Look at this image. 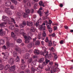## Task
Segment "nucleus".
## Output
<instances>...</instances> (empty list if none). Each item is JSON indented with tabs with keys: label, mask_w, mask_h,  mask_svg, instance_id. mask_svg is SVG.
I'll use <instances>...</instances> for the list:
<instances>
[{
	"label": "nucleus",
	"mask_w": 73,
	"mask_h": 73,
	"mask_svg": "<svg viewBox=\"0 0 73 73\" xmlns=\"http://www.w3.org/2000/svg\"><path fill=\"white\" fill-rule=\"evenodd\" d=\"M23 36L24 38H25V43H28L30 42V40H32V38L31 36H29L28 37L26 35H24L23 34Z\"/></svg>",
	"instance_id": "1"
},
{
	"label": "nucleus",
	"mask_w": 73,
	"mask_h": 73,
	"mask_svg": "<svg viewBox=\"0 0 73 73\" xmlns=\"http://www.w3.org/2000/svg\"><path fill=\"white\" fill-rule=\"evenodd\" d=\"M43 50H44L43 52V51H42L40 52V53L41 54V55H43L44 56H48L49 52H48V51H46V49H45V47H43Z\"/></svg>",
	"instance_id": "2"
},
{
	"label": "nucleus",
	"mask_w": 73,
	"mask_h": 73,
	"mask_svg": "<svg viewBox=\"0 0 73 73\" xmlns=\"http://www.w3.org/2000/svg\"><path fill=\"white\" fill-rule=\"evenodd\" d=\"M8 23L9 25H11L9 27V29L12 30H14V29H15V27H14V25H12V23L11 22H10V21H9Z\"/></svg>",
	"instance_id": "3"
},
{
	"label": "nucleus",
	"mask_w": 73,
	"mask_h": 73,
	"mask_svg": "<svg viewBox=\"0 0 73 73\" xmlns=\"http://www.w3.org/2000/svg\"><path fill=\"white\" fill-rule=\"evenodd\" d=\"M9 19V18L7 16H5V15H3L2 16V20L4 21H8Z\"/></svg>",
	"instance_id": "4"
},
{
	"label": "nucleus",
	"mask_w": 73,
	"mask_h": 73,
	"mask_svg": "<svg viewBox=\"0 0 73 73\" xmlns=\"http://www.w3.org/2000/svg\"><path fill=\"white\" fill-rule=\"evenodd\" d=\"M6 35V32L3 31L2 29H0V36H3Z\"/></svg>",
	"instance_id": "5"
},
{
	"label": "nucleus",
	"mask_w": 73,
	"mask_h": 73,
	"mask_svg": "<svg viewBox=\"0 0 73 73\" xmlns=\"http://www.w3.org/2000/svg\"><path fill=\"white\" fill-rule=\"evenodd\" d=\"M15 69L16 66L15 65H14L11 66L10 68H9V71L10 72H11L15 71Z\"/></svg>",
	"instance_id": "6"
},
{
	"label": "nucleus",
	"mask_w": 73,
	"mask_h": 73,
	"mask_svg": "<svg viewBox=\"0 0 73 73\" xmlns=\"http://www.w3.org/2000/svg\"><path fill=\"white\" fill-rule=\"evenodd\" d=\"M9 64H11V65H13L14 64V59L13 58H10L9 61Z\"/></svg>",
	"instance_id": "7"
},
{
	"label": "nucleus",
	"mask_w": 73,
	"mask_h": 73,
	"mask_svg": "<svg viewBox=\"0 0 73 73\" xmlns=\"http://www.w3.org/2000/svg\"><path fill=\"white\" fill-rule=\"evenodd\" d=\"M5 5L7 7H10L12 5V3L10 1L6 2L5 3Z\"/></svg>",
	"instance_id": "8"
},
{
	"label": "nucleus",
	"mask_w": 73,
	"mask_h": 73,
	"mask_svg": "<svg viewBox=\"0 0 73 73\" xmlns=\"http://www.w3.org/2000/svg\"><path fill=\"white\" fill-rule=\"evenodd\" d=\"M27 25L29 27H32L33 26V22H32L27 21Z\"/></svg>",
	"instance_id": "9"
},
{
	"label": "nucleus",
	"mask_w": 73,
	"mask_h": 73,
	"mask_svg": "<svg viewBox=\"0 0 73 73\" xmlns=\"http://www.w3.org/2000/svg\"><path fill=\"white\" fill-rule=\"evenodd\" d=\"M5 25H6V23L3 22L0 24V27L1 28H3L4 27H5Z\"/></svg>",
	"instance_id": "10"
},
{
	"label": "nucleus",
	"mask_w": 73,
	"mask_h": 73,
	"mask_svg": "<svg viewBox=\"0 0 73 73\" xmlns=\"http://www.w3.org/2000/svg\"><path fill=\"white\" fill-rule=\"evenodd\" d=\"M9 10V8H6V11L7 12V13H8V15H11V11Z\"/></svg>",
	"instance_id": "11"
},
{
	"label": "nucleus",
	"mask_w": 73,
	"mask_h": 73,
	"mask_svg": "<svg viewBox=\"0 0 73 73\" xmlns=\"http://www.w3.org/2000/svg\"><path fill=\"white\" fill-rule=\"evenodd\" d=\"M30 54L29 53H26L25 54V57L26 59H28L29 58Z\"/></svg>",
	"instance_id": "12"
},
{
	"label": "nucleus",
	"mask_w": 73,
	"mask_h": 73,
	"mask_svg": "<svg viewBox=\"0 0 73 73\" xmlns=\"http://www.w3.org/2000/svg\"><path fill=\"white\" fill-rule=\"evenodd\" d=\"M32 46H33V44L31 42L29 43L27 45V47L28 48H32Z\"/></svg>",
	"instance_id": "13"
},
{
	"label": "nucleus",
	"mask_w": 73,
	"mask_h": 73,
	"mask_svg": "<svg viewBox=\"0 0 73 73\" xmlns=\"http://www.w3.org/2000/svg\"><path fill=\"white\" fill-rule=\"evenodd\" d=\"M34 52L35 53V54H39L40 53V51L36 49H35L34 50Z\"/></svg>",
	"instance_id": "14"
},
{
	"label": "nucleus",
	"mask_w": 73,
	"mask_h": 73,
	"mask_svg": "<svg viewBox=\"0 0 73 73\" xmlns=\"http://www.w3.org/2000/svg\"><path fill=\"white\" fill-rule=\"evenodd\" d=\"M5 44V40L3 39H0V45L4 44Z\"/></svg>",
	"instance_id": "15"
},
{
	"label": "nucleus",
	"mask_w": 73,
	"mask_h": 73,
	"mask_svg": "<svg viewBox=\"0 0 73 73\" xmlns=\"http://www.w3.org/2000/svg\"><path fill=\"white\" fill-rule=\"evenodd\" d=\"M10 66L9 65L7 64L4 67L5 70H8V69L9 68Z\"/></svg>",
	"instance_id": "16"
},
{
	"label": "nucleus",
	"mask_w": 73,
	"mask_h": 73,
	"mask_svg": "<svg viewBox=\"0 0 73 73\" xmlns=\"http://www.w3.org/2000/svg\"><path fill=\"white\" fill-rule=\"evenodd\" d=\"M53 63L52 62H50L49 63V64H48V68H51V66L53 65Z\"/></svg>",
	"instance_id": "17"
},
{
	"label": "nucleus",
	"mask_w": 73,
	"mask_h": 73,
	"mask_svg": "<svg viewBox=\"0 0 73 73\" xmlns=\"http://www.w3.org/2000/svg\"><path fill=\"white\" fill-rule=\"evenodd\" d=\"M27 49L25 48H22V51L23 53L25 52H27Z\"/></svg>",
	"instance_id": "18"
},
{
	"label": "nucleus",
	"mask_w": 73,
	"mask_h": 73,
	"mask_svg": "<svg viewBox=\"0 0 73 73\" xmlns=\"http://www.w3.org/2000/svg\"><path fill=\"white\" fill-rule=\"evenodd\" d=\"M16 42L18 44H20L22 42V40L20 39H19L17 40Z\"/></svg>",
	"instance_id": "19"
},
{
	"label": "nucleus",
	"mask_w": 73,
	"mask_h": 73,
	"mask_svg": "<svg viewBox=\"0 0 73 73\" xmlns=\"http://www.w3.org/2000/svg\"><path fill=\"white\" fill-rule=\"evenodd\" d=\"M11 1L13 3H14L15 5H17V1L16 0H11Z\"/></svg>",
	"instance_id": "20"
},
{
	"label": "nucleus",
	"mask_w": 73,
	"mask_h": 73,
	"mask_svg": "<svg viewBox=\"0 0 73 73\" xmlns=\"http://www.w3.org/2000/svg\"><path fill=\"white\" fill-rule=\"evenodd\" d=\"M26 66H26V65H24V64H21V69H23V70H24V69H25V67Z\"/></svg>",
	"instance_id": "21"
},
{
	"label": "nucleus",
	"mask_w": 73,
	"mask_h": 73,
	"mask_svg": "<svg viewBox=\"0 0 73 73\" xmlns=\"http://www.w3.org/2000/svg\"><path fill=\"white\" fill-rule=\"evenodd\" d=\"M30 31L31 32H35V27H32L30 29Z\"/></svg>",
	"instance_id": "22"
},
{
	"label": "nucleus",
	"mask_w": 73,
	"mask_h": 73,
	"mask_svg": "<svg viewBox=\"0 0 73 73\" xmlns=\"http://www.w3.org/2000/svg\"><path fill=\"white\" fill-rule=\"evenodd\" d=\"M48 45L49 46H52V42L51 41H50L48 42Z\"/></svg>",
	"instance_id": "23"
},
{
	"label": "nucleus",
	"mask_w": 73,
	"mask_h": 73,
	"mask_svg": "<svg viewBox=\"0 0 73 73\" xmlns=\"http://www.w3.org/2000/svg\"><path fill=\"white\" fill-rule=\"evenodd\" d=\"M26 14H29L30 13V12H31V10L29 9H28L26 10L25 11Z\"/></svg>",
	"instance_id": "24"
},
{
	"label": "nucleus",
	"mask_w": 73,
	"mask_h": 73,
	"mask_svg": "<svg viewBox=\"0 0 73 73\" xmlns=\"http://www.w3.org/2000/svg\"><path fill=\"white\" fill-rule=\"evenodd\" d=\"M40 44V42L38 41H37L35 43V45L36 46H38Z\"/></svg>",
	"instance_id": "25"
},
{
	"label": "nucleus",
	"mask_w": 73,
	"mask_h": 73,
	"mask_svg": "<svg viewBox=\"0 0 73 73\" xmlns=\"http://www.w3.org/2000/svg\"><path fill=\"white\" fill-rule=\"evenodd\" d=\"M32 62V58H31L29 59L27 61V63L28 64L31 63Z\"/></svg>",
	"instance_id": "26"
},
{
	"label": "nucleus",
	"mask_w": 73,
	"mask_h": 73,
	"mask_svg": "<svg viewBox=\"0 0 73 73\" xmlns=\"http://www.w3.org/2000/svg\"><path fill=\"white\" fill-rule=\"evenodd\" d=\"M15 61L16 62H19L20 60H19V56H17V58L15 60Z\"/></svg>",
	"instance_id": "27"
},
{
	"label": "nucleus",
	"mask_w": 73,
	"mask_h": 73,
	"mask_svg": "<svg viewBox=\"0 0 73 73\" xmlns=\"http://www.w3.org/2000/svg\"><path fill=\"white\" fill-rule=\"evenodd\" d=\"M50 51H51L52 52H54L55 51V49L54 48V47H51L50 48Z\"/></svg>",
	"instance_id": "28"
},
{
	"label": "nucleus",
	"mask_w": 73,
	"mask_h": 73,
	"mask_svg": "<svg viewBox=\"0 0 73 73\" xmlns=\"http://www.w3.org/2000/svg\"><path fill=\"white\" fill-rule=\"evenodd\" d=\"M15 50L17 51V52H19V51H20V49L19 48L17 47H16L15 48Z\"/></svg>",
	"instance_id": "29"
},
{
	"label": "nucleus",
	"mask_w": 73,
	"mask_h": 73,
	"mask_svg": "<svg viewBox=\"0 0 73 73\" xmlns=\"http://www.w3.org/2000/svg\"><path fill=\"white\" fill-rule=\"evenodd\" d=\"M44 61V58H42L40 60H39V62H42Z\"/></svg>",
	"instance_id": "30"
},
{
	"label": "nucleus",
	"mask_w": 73,
	"mask_h": 73,
	"mask_svg": "<svg viewBox=\"0 0 73 73\" xmlns=\"http://www.w3.org/2000/svg\"><path fill=\"white\" fill-rule=\"evenodd\" d=\"M19 29L17 28H16L15 29V32L16 34H17V33H19Z\"/></svg>",
	"instance_id": "31"
},
{
	"label": "nucleus",
	"mask_w": 73,
	"mask_h": 73,
	"mask_svg": "<svg viewBox=\"0 0 73 73\" xmlns=\"http://www.w3.org/2000/svg\"><path fill=\"white\" fill-rule=\"evenodd\" d=\"M17 16L18 18H20V16H21V14L20 13L18 12L17 14Z\"/></svg>",
	"instance_id": "32"
},
{
	"label": "nucleus",
	"mask_w": 73,
	"mask_h": 73,
	"mask_svg": "<svg viewBox=\"0 0 73 73\" xmlns=\"http://www.w3.org/2000/svg\"><path fill=\"white\" fill-rule=\"evenodd\" d=\"M13 56L14 57H16V56H17V52H16L14 51L13 52Z\"/></svg>",
	"instance_id": "33"
},
{
	"label": "nucleus",
	"mask_w": 73,
	"mask_h": 73,
	"mask_svg": "<svg viewBox=\"0 0 73 73\" xmlns=\"http://www.w3.org/2000/svg\"><path fill=\"white\" fill-rule=\"evenodd\" d=\"M10 19L11 20V21L13 22L14 24H16V22H15V19L13 18H12V17H10Z\"/></svg>",
	"instance_id": "34"
},
{
	"label": "nucleus",
	"mask_w": 73,
	"mask_h": 73,
	"mask_svg": "<svg viewBox=\"0 0 73 73\" xmlns=\"http://www.w3.org/2000/svg\"><path fill=\"white\" fill-rule=\"evenodd\" d=\"M11 36L12 37H15L16 36V35H15V33H14L12 32L11 33Z\"/></svg>",
	"instance_id": "35"
},
{
	"label": "nucleus",
	"mask_w": 73,
	"mask_h": 73,
	"mask_svg": "<svg viewBox=\"0 0 73 73\" xmlns=\"http://www.w3.org/2000/svg\"><path fill=\"white\" fill-rule=\"evenodd\" d=\"M28 16V14L27 13H24V14L23 15V17L24 18H26Z\"/></svg>",
	"instance_id": "36"
},
{
	"label": "nucleus",
	"mask_w": 73,
	"mask_h": 73,
	"mask_svg": "<svg viewBox=\"0 0 73 73\" xmlns=\"http://www.w3.org/2000/svg\"><path fill=\"white\" fill-rule=\"evenodd\" d=\"M39 14L40 16H42V13L41 11H39L37 12Z\"/></svg>",
	"instance_id": "37"
},
{
	"label": "nucleus",
	"mask_w": 73,
	"mask_h": 73,
	"mask_svg": "<svg viewBox=\"0 0 73 73\" xmlns=\"http://www.w3.org/2000/svg\"><path fill=\"white\" fill-rule=\"evenodd\" d=\"M23 25H25V26L27 25V23H26L25 21H23L22 22V23Z\"/></svg>",
	"instance_id": "38"
},
{
	"label": "nucleus",
	"mask_w": 73,
	"mask_h": 73,
	"mask_svg": "<svg viewBox=\"0 0 73 73\" xmlns=\"http://www.w3.org/2000/svg\"><path fill=\"white\" fill-rule=\"evenodd\" d=\"M27 5L29 6V7H30L31 5V4L30 3V2L29 1L27 2Z\"/></svg>",
	"instance_id": "39"
},
{
	"label": "nucleus",
	"mask_w": 73,
	"mask_h": 73,
	"mask_svg": "<svg viewBox=\"0 0 73 73\" xmlns=\"http://www.w3.org/2000/svg\"><path fill=\"white\" fill-rule=\"evenodd\" d=\"M38 5V3H35V5L34 6V9H37V6Z\"/></svg>",
	"instance_id": "40"
},
{
	"label": "nucleus",
	"mask_w": 73,
	"mask_h": 73,
	"mask_svg": "<svg viewBox=\"0 0 73 73\" xmlns=\"http://www.w3.org/2000/svg\"><path fill=\"white\" fill-rule=\"evenodd\" d=\"M42 65L43 66H46V65H47V64L45 62H44L42 63Z\"/></svg>",
	"instance_id": "41"
},
{
	"label": "nucleus",
	"mask_w": 73,
	"mask_h": 73,
	"mask_svg": "<svg viewBox=\"0 0 73 73\" xmlns=\"http://www.w3.org/2000/svg\"><path fill=\"white\" fill-rule=\"evenodd\" d=\"M3 68H4V66L0 64V70H3Z\"/></svg>",
	"instance_id": "42"
},
{
	"label": "nucleus",
	"mask_w": 73,
	"mask_h": 73,
	"mask_svg": "<svg viewBox=\"0 0 73 73\" xmlns=\"http://www.w3.org/2000/svg\"><path fill=\"white\" fill-rule=\"evenodd\" d=\"M49 23H48L49 25H50V26L51 25V24H52V21L51 20H49L48 21Z\"/></svg>",
	"instance_id": "43"
},
{
	"label": "nucleus",
	"mask_w": 73,
	"mask_h": 73,
	"mask_svg": "<svg viewBox=\"0 0 73 73\" xmlns=\"http://www.w3.org/2000/svg\"><path fill=\"white\" fill-rule=\"evenodd\" d=\"M41 34H39L38 35V38L39 40H40L41 38Z\"/></svg>",
	"instance_id": "44"
},
{
	"label": "nucleus",
	"mask_w": 73,
	"mask_h": 73,
	"mask_svg": "<svg viewBox=\"0 0 73 73\" xmlns=\"http://www.w3.org/2000/svg\"><path fill=\"white\" fill-rule=\"evenodd\" d=\"M45 62L46 63V64H48V62H50V60H48L46 58L45 59Z\"/></svg>",
	"instance_id": "45"
},
{
	"label": "nucleus",
	"mask_w": 73,
	"mask_h": 73,
	"mask_svg": "<svg viewBox=\"0 0 73 73\" xmlns=\"http://www.w3.org/2000/svg\"><path fill=\"white\" fill-rule=\"evenodd\" d=\"M6 45L7 46H9V45H10V43H9V41H7L6 42Z\"/></svg>",
	"instance_id": "46"
},
{
	"label": "nucleus",
	"mask_w": 73,
	"mask_h": 73,
	"mask_svg": "<svg viewBox=\"0 0 73 73\" xmlns=\"http://www.w3.org/2000/svg\"><path fill=\"white\" fill-rule=\"evenodd\" d=\"M48 24H46V26L47 27V28H48V29H51V28L50 27H51V25H48Z\"/></svg>",
	"instance_id": "47"
},
{
	"label": "nucleus",
	"mask_w": 73,
	"mask_h": 73,
	"mask_svg": "<svg viewBox=\"0 0 73 73\" xmlns=\"http://www.w3.org/2000/svg\"><path fill=\"white\" fill-rule=\"evenodd\" d=\"M57 58H58L57 56L56 55V54H55L54 58V61H56V60H57Z\"/></svg>",
	"instance_id": "48"
},
{
	"label": "nucleus",
	"mask_w": 73,
	"mask_h": 73,
	"mask_svg": "<svg viewBox=\"0 0 73 73\" xmlns=\"http://www.w3.org/2000/svg\"><path fill=\"white\" fill-rule=\"evenodd\" d=\"M43 28V24H42V25L39 28V29L40 31H42V28Z\"/></svg>",
	"instance_id": "49"
},
{
	"label": "nucleus",
	"mask_w": 73,
	"mask_h": 73,
	"mask_svg": "<svg viewBox=\"0 0 73 73\" xmlns=\"http://www.w3.org/2000/svg\"><path fill=\"white\" fill-rule=\"evenodd\" d=\"M42 3H43V2H42V1H40L39 3V5L40 6H42Z\"/></svg>",
	"instance_id": "50"
},
{
	"label": "nucleus",
	"mask_w": 73,
	"mask_h": 73,
	"mask_svg": "<svg viewBox=\"0 0 73 73\" xmlns=\"http://www.w3.org/2000/svg\"><path fill=\"white\" fill-rule=\"evenodd\" d=\"M45 41L46 42H48L49 41V40H48V37H46V39L45 40Z\"/></svg>",
	"instance_id": "51"
},
{
	"label": "nucleus",
	"mask_w": 73,
	"mask_h": 73,
	"mask_svg": "<svg viewBox=\"0 0 73 73\" xmlns=\"http://www.w3.org/2000/svg\"><path fill=\"white\" fill-rule=\"evenodd\" d=\"M41 70V69L40 68L38 67V68H37L36 69V70L37 71V72H39L40 71V70Z\"/></svg>",
	"instance_id": "52"
},
{
	"label": "nucleus",
	"mask_w": 73,
	"mask_h": 73,
	"mask_svg": "<svg viewBox=\"0 0 73 73\" xmlns=\"http://www.w3.org/2000/svg\"><path fill=\"white\" fill-rule=\"evenodd\" d=\"M31 70H32V71H33V72H35V68L34 67H32L31 68Z\"/></svg>",
	"instance_id": "53"
},
{
	"label": "nucleus",
	"mask_w": 73,
	"mask_h": 73,
	"mask_svg": "<svg viewBox=\"0 0 73 73\" xmlns=\"http://www.w3.org/2000/svg\"><path fill=\"white\" fill-rule=\"evenodd\" d=\"M43 36L44 37H46V34L45 33V31L43 33V36Z\"/></svg>",
	"instance_id": "54"
},
{
	"label": "nucleus",
	"mask_w": 73,
	"mask_h": 73,
	"mask_svg": "<svg viewBox=\"0 0 73 73\" xmlns=\"http://www.w3.org/2000/svg\"><path fill=\"white\" fill-rule=\"evenodd\" d=\"M35 12V10H34V9H31V13L32 14H33V13H34V12Z\"/></svg>",
	"instance_id": "55"
},
{
	"label": "nucleus",
	"mask_w": 73,
	"mask_h": 73,
	"mask_svg": "<svg viewBox=\"0 0 73 73\" xmlns=\"http://www.w3.org/2000/svg\"><path fill=\"white\" fill-rule=\"evenodd\" d=\"M2 48L3 49L5 50L7 49V47H6L5 45H4L3 46H2Z\"/></svg>",
	"instance_id": "56"
},
{
	"label": "nucleus",
	"mask_w": 73,
	"mask_h": 73,
	"mask_svg": "<svg viewBox=\"0 0 73 73\" xmlns=\"http://www.w3.org/2000/svg\"><path fill=\"white\" fill-rule=\"evenodd\" d=\"M9 54L8 52H6L5 53V56H6V57H8V56H9Z\"/></svg>",
	"instance_id": "57"
},
{
	"label": "nucleus",
	"mask_w": 73,
	"mask_h": 73,
	"mask_svg": "<svg viewBox=\"0 0 73 73\" xmlns=\"http://www.w3.org/2000/svg\"><path fill=\"white\" fill-rule=\"evenodd\" d=\"M19 27L21 28H23L24 27V25L22 23L19 25Z\"/></svg>",
	"instance_id": "58"
},
{
	"label": "nucleus",
	"mask_w": 73,
	"mask_h": 73,
	"mask_svg": "<svg viewBox=\"0 0 73 73\" xmlns=\"http://www.w3.org/2000/svg\"><path fill=\"white\" fill-rule=\"evenodd\" d=\"M38 67L39 68H40L41 70L42 69H43V67H44V66H42H42H38Z\"/></svg>",
	"instance_id": "59"
},
{
	"label": "nucleus",
	"mask_w": 73,
	"mask_h": 73,
	"mask_svg": "<svg viewBox=\"0 0 73 73\" xmlns=\"http://www.w3.org/2000/svg\"><path fill=\"white\" fill-rule=\"evenodd\" d=\"M48 31L50 33H52V28L50 29H48Z\"/></svg>",
	"instance_id": "60"
},
{
	"label": "nucleus",
	"mask_w": 73,
	"mask_h": 73,
	"mask_svg": "<svg viewBox=\"0 0 73 73\" xmlns=\"http://www.w3.org/2000/svg\"><path fill=\"white\" fill-rule=\"evenodd\" d=\"M26 72H27V73H30V70H25Z\"/></svg>",
	"instance_id": "61"
},
{
	"label": "nucleus",
	"mask_w": 73,
	"mask_h": 73,
	"mask_svg": "<svg viewBox=\"0 0 73 73\" xmlns=\"http://www.w3.org/2000/svg\"><path fill=\"white\" fill-rule=\"evenodd\" d=\"M27 52H29V53H32V52H33V50H30L28 51H27Z\"/></svg>",
	"instance_id": "62"
},
{
	"label": "nucleus",
	"mask_w": 73,
	"mask_h": 73,
	"mask_svg": "<svg viewBox=\"0 0 73 73\" xmlns=\"http://www.w3.org/2000/svg\"><path fill=\"white\" fill-rule=\"evenodd\" d=\"M64 40H61L60 42V44H62L64 43Z\"/></svg>",
	"instance_id": "63"
},
{
	"label": "nucleus",
	"mask_w": 73,
	"mask_h": 73,
	"mask_svg": "<svg viewBox=\"0 0 73 73\" xmlns=\"http://www.w3.org/2000/svg\"><path fill=\"white\" fill-rule=\"evenodd\" d=\"M54 31H56V30H57V26H54Z\"/></svg>",
	"instance_id": "64"
}]
</instances>
